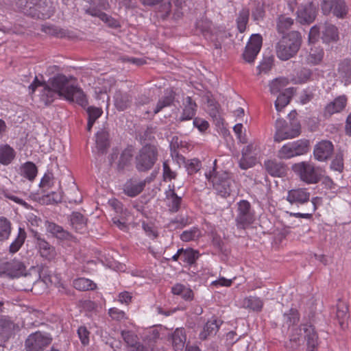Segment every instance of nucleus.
Masks as SVG:
<instances>
[{
  "instance_id": "a878e982",
  "label": "nucleus",
  "mask_w": 351,
  "mask_h": 351,
  "mask_svg": "<svg viewBox=\"0 0 351 351\" xmlns=\"http://www.w3.org/2000/svg\"><path fill=\"white\" fill-rule=\"evenodd\" d=\"M183 111L180 120L183 121L192 119L197 110L196 103L192 100L191 97H186L183 102Z\"/></svg>"
},
{
  "instance_id": "7ed1b4c3",
  "label": "nucleus",
  "mask_w": 351,
  "mask_h": 351,
  "mask_svg": "<svg viewBox=\"0 0 351 351\" xmlns=\"http://www.w3.org/2000/svg\"><path fill=\"white\" fill-rule=\"evenodd\" d=\"M291 169L302 181L307 184H316L321 179V169L311 162L303 161L295 163Z\"/></svg>"
},
{
  "instance_id": "423d86ee",
  "label": "nucleus",
  "mask_w": 351,
  "mask_h": 351,
  "mask_svg": "<svg viewBox=\"0 0 351 351\" xmlns=\"http://www.w3.org/2000/svg\"><path fill=\"white\" fill-rule=\"evenodd\" d=\"M310 147V141L307 139H300L285 144L278 151L277 156L280 159L291 158L306 154Z\"/></svg>"
},
{
  "instance_id": "393cba45",
  "label": "nucleus",
  "mask_w": 351,
  "mask_h": 351,
  "mask_svg": "<svg viewBox=\"0 0 351 351\" xmlns=\"http://www.w3.org/2000/svg\"><path fill=\"white\" fill-rule=\"evenodd\" d=\"M65 98L72 102H75L82 107L88 104V101L84 92L75 86H72Z\"/></svg>"
},
{
  "instance_id": "f8f14e48",
  "label": "nucleus",
  "mask_w": 351,
  "mask_h": 351,
  "mask_svg": "<svg viewBox=\"0 0 351 351\" xmlns=\"http://www.w3.org/2000/svg\"><path fill=\"white\" fill-rule=\"evenodd\" d=\"M262 46V37L260 34L251 36L245 50L243 54V58L247 62H254Z\"/></svg>"
},
{
  "instance_id": "603ef678",
  "label": "nucleus",
  "mask_w": 351,
  "mask_h": 351,
  "mask_svg": "<svg viewBox=\"0 0 351 351\" xmlns=\"http://www.w3.org/2000/svg\"><path fill=\"white\" fill-rule=\"evenodd\" d=\"M201 236V231L197 228H193L190 230L184 231L180 234V239L184 242L195 241Z\"/></svg>"
},
{
  "instance_id": "a19ab883",
  "label": "nucleus",
  "mask_w": 351,
  "mask_h": 351,
  "mask_svg": "<svg viewBox=\"0 0 351 351\" xmlns=\"http://www.w3.org/2000/svg\"><path fill=\"white\" fill-rule=\"evenodd\" d=\"M12 231V223L5 217H0V241L8 239Z\"/></svg>"
},
{
  "instance_id": "4468645a",
  "label": "nucleus",
  "mask_w": 351,
  "mask_h": 351,
  "mask_svg": "<svg viewBox=\"0 0 351 351\" xmlns=\"http://www.w3.org/2000/svg\"><path fill=\"white\" fill-rule=\"evenodd\" d=\"M47 82L60 97L64 96V97L73 86L69 84V79L62 74L55 75L50 78Z\"/></svg>"
},
{
  "instance_id": "0e129e2a",
  "label": "nucleus",
  "mask_w": 351,
  "mask_h": 351,
  "mask_svg": "<svg viewBox=\"0 0 351 351\" xmlns=\"http://www.w3.org/2000/svg\"><path fill=\"white\" fill-rule=\"evenodd\" d=\"M46 199L47 204H57L62 201V194L60 192L53 191L43 197Z\"/></svg>"
},
{
  "instance_id": "c756f323",
  "label": "nucleus",
  "mask_w": 351,
  "mask_h": 351,
  "mask_svg": "<svg viewBox=\"0 0 351 351\" xmlns=\"http://www.w3.org/2000/svg\"><path fill=\"white\" fill-rule=\"evenodd\" d=\"M172 345L176 350H181L184 346L186 335L184 328H178L171 335Z\"/></svg>"
},
{
  "instance_id": "f03ea898",
  "label": "nucleus",
  "mask_w": 351,
  "mask_h": 351,
  "mask_svg": "<svg viewBox=\"0 0 351 351\" xmlns=\"http://www.w3.org/2000/svg\"><path fill=\"white\" fill-rule=\"evenodd\" d=\"M206 176L212 182L217 194L221 197H226L236 192L237 185L230 173L221 171L213 174H206Z\"/></svg>"
},
{
  "instance_id": "c9c22d12",
  "label": "nucleus",
  "mask_w": 351,
  "mask_h": 351,
  "mask_svg": "<svg viewBox=\"0 0 351 351\" xmlns=\"http://www.w3.org/2000/svg\"><path fill=\"white\" fill-rule=\"evenodd\" d=\"M294 23V20L286 15H280L276 21V29L278 33L284 34L289 30Z\"/></svg>"
},
{
  "instance_id": "8fccbe9b",
  "label": "nucleus",
  "mask_w": 351,
  "mask_h": 351,
  "mask_svg": "<svg viewBox=\"0 0 351 351\" xmlns=\"http://www.w3.org/2000/svg\"><path fill=\"white\" fill-rule=\"evenodd\" d=\"M289 83L285 77H278L272 80L269 84V89L271 94H277L284 88Z\"/></svg>"
},
{
  "instance_id": "aec40b11",
  "label": "nucleus",
  "mask_w": 351,
  "mask_h": 351,
  "mask_svg": "<svg viewBox=\"0 0 351 351\" xmlns=\"http://www.w3.org/2000/svg\"><path fill=\"white\" fill-rule=\"evenodd\" d=\"M36 245L40 256L47 261H53L57 255L56 248L39 235L36 234Z\"/></svg>"
},
{
  "instance_id": "9b49d317",
  "label": "nucleus",
  "mask_w": 351,
  "mask_h": 351,
  "mask_svg": "<svg viewBox=\"0 0 351 351\" xmlns=\"http://www.w3.org/2000/svg\"><path fill=\"white\" fill-rule=\"evenodd\" d=\"M56 3L53 0H40L36 10H32L30 16L34 18L46 19L55 12Z\"/></svg>"
},
{
  "instance_id": "de8ad7c7",
  "label": "nucleus",
  "mask_w": 351,
  "mask_h": 351,
  "mask_svg": "<svg viewBox=\"0 0 351 351\" xmlns=\"http://www.w3.org/2000/svg\"><path fill=\"white\" fill-rule=\"evenodd\" d=\"M291 91L287 89L285 92L280 93L275 101V107L277 111H281L287 104H289L291 99Z\"/></svg>"
},
{
  "instance_id": "a211bd4d",
  "label": "nucleus",
  "mask_w": 351,
  "mask_h": 351,
  "mask_svg": "<svg viewBox=\"0 0 351 351\" xmlns=\"http://www.w3.org/2000/svg\"><path fill=\"white\" fill-rule=\"evenodd\" d=\"M19 326L8 316L0 315V338L4 341H8Z\"/></svg>"
},
{
  "instance_id": "e433bc0d",
  "label": "nucleus",
  "mask_w": 351,
  "mask_h": 351,
  "mask_svg": "<svg viewBox=\"0 0 351 351\" xmlns=\"http://www.w3.org/2000/svg\"><path fill=\"white\" fill-rule=\"evenodd\" d=\"M175 99V94L172 90L166 93L165 96L160 99L154 110V113L156 114L160 112L164 108L170 106Z\"/></svg>"
},
{
  "instance_id": "5fc2aeb1",
  "label": "nucleus",
  "mask_w": 351,
  "mask_h": 351,
  "mask_svg": "<svg viewBox=\"0 0 351 351\" xmlns=\"http://www.w3.org/2000/svg\"><path fill=\"white\" fill-rule=\"evenodd\" d=\"M323 58V52L322 50L313 51L311 50L306 58V62L311 64H319Z\"/></svg>"
},
{
  "instance_id": "6ab92c4d",
  "label": "nucleus",
  "mask_w": 351,
  "mask_h": 351,
  "mask_svg": "<svg viewBox=\"0 0 351 351\" xmlns=\"http://www.w3.org/2000/svg\"><path fill=\"white\" fill-rule=\"evenodd\" d=\"M346 104L347 97L346 95L337 97L325 106L323 112L324 117H330L335 113L340 112L346 108Z\"/></svg>"
},
{
  "instance_id": "680f3d73",
  "label": "nucleus",
  "mask_w": 351,
  "mask_h": 351,
  "mask_svg": "<svg viewBox=\"0 0 351 351\" xmlns=\"http://www.w3.org/2000/svg\"><path fill=\"white\" fill-rule=\"evenodd\" d=\"M2 195L5 198L12 200V201L14 202L15 203L24 206L26 208H28L29 207V205L25 201H24L23 199L10 193L8 191H3L2 192Z\"/></svg>"
},
{
  "instance_id": "6e6d98bb",
  "label": "nucleus",
  "mask_w": 351,
  "mask_h": 351,
  "mask_svg": "<svg viewBox=\"0 0 351 351\" xmlns=\"http://www.w3.org/2000/svg\"><path fill=\"white\" fill-rule=\"evenodd\" d=\"M121 335L128 348L138 339L137 335L131 330H122Z\"/></svg>"
},
{
  "instance_id": "f3484780",
  "label": "nucleus",
  "mask_w": 351,
  "mask_h": 351,
  "mask_svg": "<svg viewBox=\"0 0 351 351\" xmlns=\"http://www.w3.org/2000/svg\"><path fill=\"white\" fill-rule=\"evenodd\" d=\"M150 181L148 178L143 180L131 178L125 183L123 191L129 197H135L143 191L146 184Z\"/></svg>"
},
{
  "instance_id": "c85d7f7f",
  "label": "nucleus",
  "mask_w": 351,
  "mask_h": 351,
  "mask_svg": "<svg viewBox=\"0 0 351 351\" xmlns=\"http://www.w3.org/2000/svg\"><path fill=\"white\" fill-rule=\"evenodd\" d=\"M40 99L45 105L51 104L56 98L60 97L48 82H43Z\"/></svg>"
},
{
  "instance_id": "1a4fd4ad",
  "label": "nucleus",
  "mask_w": 351,
  "mask_h": 351,
  "mask_svg": "<svg viewBox=\"0 0 351 351\" xmlns=\"http://www.w3.org/2000/svg\"><path fill=\"white\" fill-rule=\"evenodd\" d=\"M25 273V266L16 259L5 261L0 260V276L10 278H19Z\"/></svg>"
},
{
  "instance_id": "cd10ccee",
  "label": "nucleus",
  "mask_w": 351,
  "mask_h": 351,
  "mask_svg": "<svg viewBox=\"0 0 351 351\" xmlns=\"http://www.w3.org/2000/svg\"><path fill=\"white\" fill-rule=\"evenodd\" d=\"M47 230L58 239L66 241H73L75 239L71 234L64 230L62 226L54 223H49Z\"/></svg>"
},
{
  "instance_id": "2f4dec72",
  "label": "nucleus",
  "mask_w": 351,
  "mask_h": 351,
  "mask_svg": "<svg viewBox=\"0 0 351 351\" xmlns=\"http://www.w3.org/2000/svg\"><path fill=\"white\" fill-rule=\"evenodd\" d=\"M219 328V324L217 319L208 321L199 335V339L206 340L208 337L215 335Z\"/></svg>"
},
{
  "instance_id": "338daca9",
  "label": "nucleus",
  "mask_w": 351,
  "mask_h": 351,
  "mask_svg": "<svg viewBox=\"0 0 351 351\" xmlns=\"http://www.w3.org/2000/svg\"><path fill=\"white\" fill-rule=\"evenodd\" d=\"M331 168L335 171L341 172L343 169V160L341 154H337L331 162Z\"/></svg>"
},
{
  "instance_id": "2eb2a0df",
  "label": "nucleus",
  "mask_w": 351,
  "mask_h": 351,
  "mask_svg": "<svg viewBox=\"0 0 351 351\" xmlns=\"http://www.w3.org/2000/svg\"><path fill=\"white\" fill-rule=\"evenodd\" d=\"M316 7L313 3L302 5L297 11V19L301 24H310L316 17Z\"/></svg>"
},
{
  "instance_id": "0eeeda50",
  "label": "nucleus",
  "mask_w": 351,
  "mask_h": 351,
  "mask_svg": "<svg viewBox=\"0 0 351 351\" xmlns=\"http://www.w3.org/2000/svg\"><path fill=\"white\" fill-rule=\"evenodd\" d=\"M254 215L250 203L247 200H241L237 204L236 226L239 229H245L253 223Z\"/></svg>"
},
{
  "instance_id": "3c124183",
  "label": "nucleus",
  "mask_w": 351,
  "mask_h": 351,
  "mask_svg": "<svg viewBox=\"0 0 351 351\" xmlns=\"http://www.w3.org/2000/svg\"><path fill=\"white\" fill-rule=\"evenodd\" d=\"M348 308L347 305L339 300L337 304L336 316L339 320V324L342 326L344 324L346 319L348 317Z\"/></svg>"
},
{
  "instance_id": "4be33fe9",
  "label": "nucleus",
  "mask_w": 351,
  "mask_h": 351,
  "mask_svg": "<svg viewBox=\"0 0 351 351\" xmlns=\"http://www.w3.org/2000/svg\"><path fill=\"white\" fill-rule=\"evenodd\" d=\"M114 106L119 111H123L132 104V96L127 92L117 90L113 97Z\"/></svg>"
},
{
  "instance_id": "c03bdc74",
  "label": "nucleus",
  "mask_w": 351,
  "mask_h": 351,
  "mask_svg": "<svg viewBox=\"0 0 351 351\" xmlns=\"http://www.w3.org/2000/svg\"><path fill=\"white\" fill-rule=\"evenodd\" d=\"M26 238V232L24 229L19 228L16 238L10 245V252L15 253L19 250L23 245Z\"/></svg>"
},
{
  "instance_id": "052dcab7",
  "label": "nucleus",
  "mask_w": 351,
  "mask_h": 351,
  "mask_svg": "<svg viewBox=\"0 0 351 351\" xmlns=\"http://www.w3.org/2000/svg\"><path fill=\"white\" fill-rule=\"evenodd\" d=\"M86 112L88 114V119L93 121H96L103 113V110L101 108L94 106L88 107Z\"/></svg>"
},
{
  "instance_id": "bf43d9fd",
  "label": "nucleus",
  "mask_w": 351,
  "mask_h": 351,
  "mask_svg": "<svg viewBox=\"0 0 351 351\" xmlns=\"http://www.w3.org/2000/svg\"><path fill=\"white\" fill-rule=\"evenodd\" d=\"M196 28L199 29L201 32H208L212 26V22L207 19H201L196 22Z\"/></svg>"
},
{
  "instance_id": "4c0bfd02",
  "label": "nucleus",
  "mask_w": 351,
  "mask_h": 351,
  "mask_svg": "<svg viewBox=\"0 0 351 351\" xmlns=\"http://www.w3.org/2000/svg\"><path fill=\"white\" fill-rule=\"evenodd\" d=\"M207 110L209 115L212 117L213 122L217 126L220 127L221 125H223V119L221 118L219 111L218 104L213 101H208Z\"/></svg>"
},
{
  "instance_id": "69168bd1",
  "label": "nucleus",
  "mask_w": 351,
  "mask_h": 351,
  "mask_svg": "<svg viewBox=\"0 0 351 351\" xmlns=\"http://www.w3.org/2000/svg\"><path fill=\"white\" fill-rule=\"evenodd\" d=\"M285 319H287V323L288 326L293 325L298 322L299 316L297 310L291 309L290 313L289 314H284Z\"/></svg>"
},
{
  "instance_id": "bb28decb",
  "label": "nucleus",
  "mask_w": 351,
  "mask_h": 351,
  "mask_svg": "<svg viewBox=\"0 0 351 351\" xmlns=\"http://www.w3.org/2000/svg\"><path fill=\"white\" fill-rule=\"evenodd\" d=\"M70 223L77 232L84 233L86 230V219L79 212L72 213L70 215Z\"/></svg>"
},
{
  "instance_id": "37998d69",
  "label": "nucleus",
  "mask_w": 351,
  "mask_h": 351,
  "mask_svg": "<svg viewBox=\"0 0 351 351\" xmlns=\"http://www.w3.org/2000/svg\"><path fill=\"white\" fill-rule=\"evenodd\" d=\"M198 257L199 253L197 251L191 248H188L186 250H184L182 248V252L181 253V261L184 264L191 265L195 263Z\"/></svg>"
},
{
  "instance_id": "72a5a7b5",
  "label": "nucleus",
  "mask_w": 351,
  "mask_h": 351,
  "mask_svg": "<svg viewBox=\"0 0 351 351\" xmlns=\"http://www.w3.org/2000/svg\"><path fill=\"white\" fill-rule=\"evenodd\" d=\"M171 292L174 295H180L185 300H192L193 299V291L182 284H176L171 288Z\"/></svg>"
},
{
  "instance_id": "7c9ffc66",
  "label": "nucleus",
  "mask_w": 351,
  "mask_h": 351,
  "mask_svg": "<svg viewBox=\"0 0 351 351\" xmlns=\"http://www.w3.org/2000/svg\"><path fill=\"white\" fill-rule=\"evenodd\" d=\"M15 151L9 145H0V163L8 165L12 162L15 158Z\"/></svg>"
},
{
  "instance_id": "58836bf2",
  "label": "nucleus",
  "mask_w": 351,
  "mask_h": 351,
  "mask_svg": "<svg viewBox=\"0 0 351 351\" xmlns=\"http://www.w3.org/2000/svg\"><path fill=\"white\" fill-rule=\"evenodd\" d=\"M56 178L51 171L48 170L42 178L39 186L43 192H47L55 184Z\"/></svg>"
},
{
  "instance_id": "864d4df0",
  "label": "nucleus",
  "mask_w": 351,
  "mask_h": 351,
  "mask_svg": "<svg viewBox=\"0 0 351 351\" xmlns=\"http://www.w3.org/2000/svg\"><path fill=\"white\" fill-rule=\"evenodd\" d=\"M256 162V158L253 156L242 155L239 160V167L242 169H247L253 167Z\"/></svg>"
},
{
  "instance_id": "5701e85b",
  "label": "nucleus",
  "mask_w": 351,
  "mask_h": 351,
  "mask_svg": "<svg viewBox=\"0 0 351 351\" xmlns=\"http://www.w3.org/2000/svg\"><path fill=\"white\" fill-rule=\"evenodd\" d=\"M167 206L171 213H177L181 206L182 197L178 196L175 192V186H169V190L165 193Z\"/></svg>"
},
{
  "instance_id": "ea45409f",
  "label": "nucleus",
  "mask_w": 351,
  "mask_h": 351,
  "mask_svg": "<svg viewBox=\"0 0 351 351\" xmlns=\"http://www.w3.org/2000/svg\"><path fill=\"white\" fill-rule=\"evenodd\" d=\"M37 171L36 165L32 162H27L21 167V175L30 181L34 180Z\"/></svg>"
},
{
  "instance_id": "dca6fc26",
  "label": "nucleus",
  "mask_w": 351,
  "mask_h": 351,
  "mask_svg": "<svg viewBox=\"0 0 351 351\" xmlns=\"http://www.w3.org/2000/svg\"><path fill=\"white\" fill-rule=\"evenodd\" d=\"M310 193L304 188L291 189L287 193V200L291 204L299 206L308 203L310 199Z\"/></svg>"
},
{
  "instance_id": "4d7b16f0",
  "label": "nucleus",
  "mask_w": 351,
  "mask_h": 351,
  "mask_svg": "<svg viewBox=\"0 0 351 351\" xmlns=\"http://www.w3.org/2000/svg\"><path fill=\"white\" fill-rule=\"evenodd\" d=\"M186 167L188 173L192 175L197 173L200 169L201 162L197 158L188 160L186 162Z\"/></svg>"
},
{
  "instance_id": "20e7f679",
  "label": "nucleus",
  "mask_w": 351,
  "mask_h": 351,
  "mask_svg": "<svg viewBox=\"0 0 351 351\" xmlns=\"http://www.w3.org/2000/svg\"><path fill=\"white\" fill-rule=\"evenodd\" d=\"M158 149L152 145L143 146L135 156V167L140 172L150 170L158 160Z\"/></svg>"
},
{
  "instance_id": "a18cd8bd",
  "label": "nucleus",
  "mask_w": 351,
  "mask_h": 351,
  "mask_svg": "<svg viewBox=\"0 0 351 351\" xmlns=\"http://www.w3.org/2000/svg\"><path fill=\"white\" fill-rule=\"evenodd\" d=\"M243 305L253 311H260L263 308V303L259 298L250 296L244 299Z\"/></svg>"
},
{
  "instance_id": "9d476101",
  "label": "nucleus",
  "mask_w": 351,
  "mask_h": 351,
  "mask_svg": "<svg viewBox=\"0 0 351 351\" xmlns=\"http://www.w3.org/2000/svg\"><path fill=\"white\" fill-rule=\"evenodd\" d=\"M320 5L325 15L332 13L334 16L343 19L348 13V7L344 0H322Z\"/></svg>"
},
{
  "instance_id": "39448f33",
  "label": "nucleus",
  "mask_w": 351,
  "mask_h": 351,
  "mask_svg": "<svg viewBox=\"0 0 351 351\" xmlns=\"http://www.w3.org/2000/svg\"><path fill=\"white\" fill-rule=\"evenodd\" d=\"M275 128L276 132L274 138L276 142L295 138L301 133V125L297 120H293L289 125L285 120L277 119Z\"/></svg>"
},
{
  "instance_id": "e2e57ef3",
  "label": "nucleus",
  "mask_w": 351,
  "mask_h": 351,
  "mask_svg": "<svg viewBox=\"0 0 351 351\" xmlns=\"http://www.w3.org/2000/svg\"><path fill=\"white\" fill-rule=\"evenodd\" d=\"M108 314L110 317L117 321H121L127 319L125 313L123 311L119 310L117 308H111L108 311Z\"/></svg>"
},
{
  "instance_id": "49530a36",
  "label": "nucleus",
  "mask_w": 351,
  "mask_h": 351,
  "mask_svg": "<svg viewBox=\"0 0 351 351\" xmlns=\"http://www.w3.org/2000/svg\"><path fill=\"white\" fill-rule=\"evenodd\" d=\"M132 147H128L125 149L120 156L119 162H118V168L119 169H124L126 167H128L132 160Z\"/></svg>"
},
{
  "instance_id": "09e8293b",
  "label": "nucleus",
  "mask_w": 351,
  "mask_h": 351,
  "mask_svg": "<svg viewBox=\"0 0 351 351\" xmlns=\"http://www.w3.org/2000/svg\"><path fill=\"white\" fill-rule=\"evenodd\" d=\"M250 12L247 9H243L239 12L237 19V28L241 33L245 32L248 23Z\"/></svg>"
},
{
  "instance_id": "412c9836",
  "label": "nucleus",
  "mask_w": 351,
  "mask_h": 351,
  "mask_svg": "<svg viewBox=\"0 0 351 351\" xmlns=\"http://www.w3.org/2000/svg\"><path fill=\"white\" fill-rule=\"evenodd\" d=\"M302 330L304 331V339L306 341V351H316L319 338L314 326L311 324H304Z\"/></svg>"
},
{
  "instance_id": "f704fd0d",
  "label": "nucleus",
  "mask_w": 351,
  "mask_h": 351,
  "mask_svg": "<svg viewBox=\"0 0 351 351\" xmlns=\"http://www.w3.org/2000/svg\"><path fill=\"white\" fill-rule=\"evenodd\" d=\"M109 134L107 132L101 130L96 134V145L99 152L104 154L109 147Z\"/></svg>"
},
{
  "instance_id": "b1692460",
  "label": "nucleus",
  "mask_w": 351,
  "mask_h": 351,
  "mask_svg": "<svg viewBox=\"0 0 351 351\" xmlns=\"http://www.w3.org/2000/svg\"><path fill=\"white\" fill-rule=\"evenodd\" d=\"M264 167L266 171L274 177H282L286 174V166L276 160H268L265 161Z\"/></svg>"
},
{
  "instance_id": "13d9d810",
  "label": "nucleus",
  "mask_w": 351,
  "mask_h": 351,
  "mask_svg": "<svg viewBox=\"0 0 351 351\" xmlns=\"http://www.w3.org/2000/svg\"><path fill=\"white\" fill-rule=\"evenodd\" d=\"M77 335L83 346H87L89 343L90 332L86 327L80 326L77 329Z\"/></svg>"
},
{
  "instance_id": "ddd939ff",
  "label": "nucleus",
  "mask_w": 351,
  "mask_h": 351,
  "mask_svg": "<svg viewBox=\"0 0 351 351\" xmlns=\"http://www.w3.org/2000/svg\"><path fill=\"white\" fill-rule=\"evenodd\" d=\"M333 151L334 146L332 142L328 140H322L315 145L313 156L315 160L323 162L331 157Z\"/></svg>"
},
{
  "instance_id": "774afa93",
  "label": "nucleus",
  "mask_w": 351,
  "mask_h": 351,
  "mask_svg": "<svg viewBox=\"0 0 351 351\" xmlns=\"http://www.w3.org/2000/svg\"><path fill=\"white\" fill-rule=\"evenodd\" d=\"M273 65V60L270 58L265 59L258 66L259 73H267L271 70Z\"/></svg>"
},
{
  "instance_id": "473e14b6",
  "label": "nucleus",
  "mask_w": 351,
  "mask_h": 351,
  "mask_svg": "<svg viewBox=\"0 0 351 351\" xmlns=\"http://www.w3.org/2000/svg\"><path fill=\"white\" fill-rule=\"evenodd\" d=\"M322 39L325 43L337 41L339 39L338 29L332 24L326 23L322 31Z\"/></svg>"
},
{
  "instance_id": "79ce46f5",
  "label": "nucleus",
  "mask_w": 351,
  "mask_h": 351,
  "mask_svg": "<svg viewBox=\"0 0 351 351\" xmlns=\"http://www.w3.org/2000/svg\"><path fill=\"white\" fill-rule=\"evenodd\" d=\"M73 287L80 291L94 290L97 287L95 283L85 278H79L75 279L73 281Z\"/></svg>"
},
{
  "instance_id": "f257e3e1",
  "label": "nucleus",
  "mask_w": 351,
  "mask_h": 351,
  "mask_svg": "<svg viewBox=\"0 0 351 351\" xmlns=\"http://www.w3.org/2000/svg\"><path fill=\"white\" fill-rule=\"evenodd\" d=\"M301 40L300 34L296 31L282 36L276 46L277 57L282 60H288L293 57L300 47Z\"/></svg>"
},
{
  "instance_id": "6e6552de",
  "label": "nucleus",
  "mask_w": 351,
  "mask_h": 351,
  "mask_svg": "<svg viewBox=\"0 0 351 351\" xmlns=\"http://www.w3.org/2000/svg\"><path fill=\"white\" fill-rule=\"evenodd\" d=\"M52 341L50 335L40 331L30 334L25 340L26 351H43Z\"/></svg>"
}]
</instances>
